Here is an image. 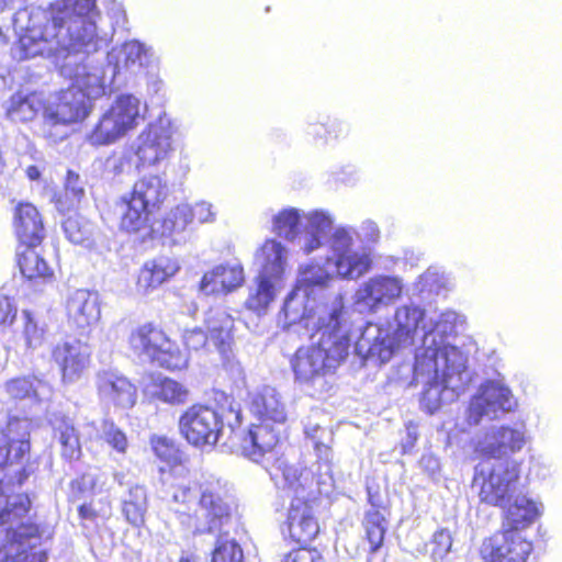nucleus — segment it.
<instances>
[{
    "mask_svg": "<svg viewBox=\"0 0 562 562\" xmlns=\"http://www.w3.org/2000/svg\"><path fill=\"white\" fill-rule=\"evenodd\" d=\"M5 391L11 398L24 400L41 403L52 395V387L45 381L36 376H23L7 382Z\"/></svg>",
    "mask_w": 562,
    "mask_h": 562,
    "instance_id": "c9c22d12",
    "label": "nucleus"
},
{
    "mask_svg": "<svg viewBox=\"0 0 562 562\" xmlns=\"http://www.w3.org/2000/svg\"><path fill=\"white\" fill-rule=\"evenodd\" d=\"M288 530L291 539L301 544L311 542L319 532L318 521L306 498L292 499L288 514Z\"/></svg>",
    "mask_w": 562,
    "mask_h": 562,
    "instance_id": "bb28decb",
    "label": "nucleus"
},
{
    "mask_svg": "<svg viewBox=\"0 0 562 562\" xmlns=\"http://www.w3.org/2000/svg\"><path fill=\"white\" fill-rule=\"evenodd\" d=\"M519 479V465L515 460L484 459L474 468L473 487H479L483 503L506 507Z\"/></svg>",
    "mask_w": 562,
    "mask_h": 562,
    "instance_id": "ddd939ff",
    "label": "nucleus"
},
{
    "mask_svg": "<svg viewBox=\"0 0 562 562\" xmlns=\"http://www.w3.org/2000/svg\"><path fill=\"white\" fill-rule=\"evenodd\" d=\"M322 456L323 458L317 456L318 461L316 463V469L308 471L311 472L312 485L315 482L317 485V492L319 494L328 495L335 486L330 448H325Z\"/></svg>",
    "mask_w": 562,
    "mask_h": 562,
    "instance_id": "49530a36",
    "label": "nucleus"
},
{
    "mask_svg": "<svg viewBox=\"0 0 562 562\" xmlns=\"http://www.w3.org/2000/svg\"><path fill=\"white\" fill-rule=\"evenodd\" d=\"M66 314L69 323L77 329H90L101 318L99 294L87 289L70 292L66 300Z\"/></svg>",
    "mask_w": 562,
    "mask_h": 562,
    "instance_id": "b1692460",
    "label": "nucleus"
},
{
    "mask_svg": "<svg viewBox=\"0 0 562 562\" xmlns=\"http://www.w3.org/2000/svg\"><path fill=\"white\" fill-rule=\"evenodd\" d=\"M325 130H326V135H327L328 139L329 138L337 139L341 135L347 134V132H348L347 125L344 122H340L338 120L328 122L325 125Z\"/></svg>",
    "mask_w": 562,
    "mask_h": 562,
    "instance_id": "0e129e2a",
    "label": "nucleus"
},
{
    "mask_svg": "<svg viewBox=\"0 0 562 562\" xmlns=\"http://www.w3.org/2000/svg\"><path fill=\"white\" fill-rule=\"evenodd\" d=\"M362 525L370 543V552L374 553L383 546L389 522L380 510L370 509L366 513Z\"/></svg>",
    "mask_w": 562,
    "mask_h": 562,
    "instance_id": "37998d69",
    "label": "nucleus"
},
{
    "mask_svg": "<svg viewBox=\"0 0 562 562\" xmlns=\"http://www.w3.org/2000/svg\"><path fill=\"white\" fill-rule=\"evenodd\" d=\"M507 505L504 529L520 532L530 527L541 515L542 505L526 495L515 496L513 503Z\"/></svg>",
    "mask_w": 562,
    "mask_h": 562,
    "instance_id": "f704fd0d",
    "label": "nucleus"
},
{
    "mask_svg": "<svg viewBox=\"0 0 562 562\" xmlns=\"http://www.w3.org/2000/svg\"><path fill=\"white\" fill-rule=\"evenodd\" d=\"M244 553L240 546L226 536H220L212 555V562H243Z\"/></svg>",
    "mask_w": 562,
    "mask_h": 562,
    "instance_id": "8fccbe9b",
    "label": "nucleus"
},
{
    "mask_svg": "<svg viewBox=\"0 0 562 562\" xmlns=\"http://www.w3.org/2000/svg\"><path fill=\"white\" fill-rule=\"evenodd\" d=\"M95 383L99 396L103 402L123 408L132 407L136 402L135 386L126 378L115 372H99Z\"/></svg>",
    "mask_w": 562,
    "mask_h": 562,
    "instance_id": "c85d7f7f",
    "label": "nucleus"
},
{
    "mask_svg": "<svg viewBox=\"0 0 562 562\" xmlns=\"http://www.w3.org/2000/svg\"><path fill=\"white\" fill-rule=\"evenodd\" d=\"M333 224V216L323 210L304 213L295 207H286L272 217V231L279 237L296 243L305 255L324 245Z\"/></svg>",
    "mask_w": 562,
    "mask_h": 562,
    "instance_id": "9b49d317",
    "label": "nucleus"
},
{
    "mask_svg": "<svg viewBox=\"0 0 562 562\" xmlns=\"http://www.w3.org/2000/svg\"><path fill=\"white\" fill-rule=\"evenodd\" d=\"M100 437L116 453H126L128 448L127 436L113 420L103 419L100 426Z\"/></svg>",
    "mask_w": 562,
    "mask_h": 562,
    "instance_id": "09e8293b",
    "label": "nucleus"
},
{
    "mask_svg": "<svg viewBox=\"0 0 562 562\" xmlns=\"http://www.w3.org/2000/svg\"><path fill=\"white\" fill-rule=\"evenodd\" d=\"M115 21H114V25L115 26H124L125 22H126V15H125V12L122 10V9H117L115 11Z\"/></svg>",
    "mask_w": 562,
    "mask_h": 562,
    "instance_id": "774afa93",
    "label": "nucleus"
},
{
    "mask_svg": "<svg viewBox=\"0 0 562 562\" xmlns=\"http://www.w3.org/2000/svg\"><path fill=\"white\" fill-rule=\"evenodd\" d=\"M44 100L42 94L37 92L23 93L18 92L13 94L7 108V115L10 120L15 122H30L34 120L37 114L44 112Z\"/></svg>",
    "mask_w": 562,
    "mask_h": 562,
    "instance_id": "58836bf2",
    "label": "nucleus"
},
{
    "mask_svg": "<svg viewBox=\"0 0 562 562\" xmlns=\"http://www.w3.org/2000/svg\"><path fill=\"white\" fill-rule=\"evenodd\" d=\"M179 269L178 261L169 257H158L145 262L138 274L137 291L143 294L151 292L173 277Z\"/></svg>",
    "mask_w": 562,
    "mask_h": 562,
    "instance_id": "72a5a7b5",
    "label": "nucleus"
},
{
    "mask_svg": "<svg viewBox=\"0 0 562 562\" xmlns=\"http://www.w3.org/2000/svg\"><path fill=\"white\" fill-rule=\"evenodd\" d=\"M367 243H376L380 237V229L373 221H364L360 226V233Z\"/></svg>",
    "mask_w": 562,
    "mask_h": 562,
    "instance_id": "e2e57ef3",
    "label": "nucleus"
},
{
    "mask_svg": "<svg viewBox=\"0 0 562 562\" xmlns=\"http://www.w3.org/2000/svg\"><path fill=\"white\" fill-rule=\"evenodd\" d=\"M282 562H325L315 549L301 548L286 554Z\"/></svg>",
    "mask_w": 562,
    "mask_h": 562,
    "instance_id": "bf43d9fd",
    "label": "nucleus"
},
{
    "mask_svg": "<svg viewBox=\"0 0 562 562\" xmlns=\"http://www.w3.org/2000/svg\"><path fill=\"white\" fill-rule=\"evenodd\" d=\"M276 448L273 453L265 459L261 464L270 474L271 480L282 488H289L294 492V497L307 498L313 494L311 472L306 469H300L290 465L282 460L277 459L276 463L270 467V461L276 459Z\"/></svg>",
    "mask_w": 562,
    "mask_h": 562,
    "instance_id": "5701e85b",
    "label": "nucleus"
},
{
    "mask_svg": "<svg viewBox=\"0 0 562 562\" xmlns=\"http://www.w3.org/2000/svg\"><path fill=\"white\" fill-rule=\"evenodd\" d=\"M307 133L310 135H314L315 137H318L321 139H324L325 142L328 140V137L326 135L325 124H310L307 127Z\"/></svg>",
    "mask_w": 562,
    "mask_h": 562,
    "instance_id": "69168bd1",
    "label": "nucleus"
},
{
    "mask_svg": "<svg viewBox=\"0 0 562 562\" xmlns=\"http://www.w3.org/2000/svg\"><path fill=\"white\" fill-rule=\"evenodd\" d=\"M140 120L139 99L133 94H120L102 113L87 139L93 146L112 145L136 128Z\"/></svg>",
    "mask_w": 562,
    "mask_h": 562,
    "instance_id": "4468645a",
    "label": "nucleus"
},
{
    "mask_svg": "<svg viewBox=\"0 0 562 562\" xmlns=\"http://www.w3.org/2000/svg\"><path fill=\"white\" fill-rule=\"evenodd\" d=\"M22 318L24 322L23 337L26 347L32 349L38 348L44 342V326L38 324L30 311H23Z\"/></svg>",
    "mask_w": 562,
    "mask_h": 562,
    "instance_id": "603ef678",
    "label": "nucleus"
},
{
    "mask_svg": "<svg viewBox=\"0 0 562 562\" xmlns=\"http://www.w3.org/2000/svg\"><path fill=\"white\" fill-rule=\"evenodd\" d=\"M146 393L156 400L171 405L184 404L189 397V390L180 382L162 376H153L146 385Z\"/></svg>",
    "mask_w": 562,
    "mask_h": 562,
    "instance_id": "4c0bfd02",
    "label": "nucleus"
},
{
    "mask_svg": "<svg viewBox=\"0 0 562 562\" xmlns=\"http://www.w3.org/2000/svg\"><path fill=\"white\" fill-rule=\"evenodd\" d=\"M192 222L191 205L182 203L170 210L160 224V235L171 237L173 243L181 240V235Z\"/></svg>",
    "mask_w": 562,
    "mask_h": 562,
    "instance_id": "a19ab883",
    "label": "nucleus"
},
{
    "mask_svg": "<svg viewBox=\"0 0 562 562\" xmlns=\"http://www.w3.org/2000/svg\"><path fill=\"white\" fill-rule=\"evenodd\" d=\"M192 220L195 217L199 223H213L216 218V213L213 210V205L206 201H200L191 206Z\"/></svg>",
    "mask_w": 562,
    "mask_h": 562,
    "instance_id": "052dcab7",
    "label": "nucleus"
},
{
    "mask_svg": "<svg viewBox=\"0 0 562 562\" xmlns=\"http://www.w3.org/2000/svg\"><path fill=\"white\" fill-rule=\"evenodd\" d=\"M78 430L69 417H56L53 422L54 436L60 445L63 458L78 460L81 456V438H92L97 431L93 423H86Z\"/></svg>",
    "mask_w": 562,
    "mask_h": 562,
    "instance_id": "cd10ccee",
    "label": "nucleus"
},
{
    "mask_svg": "<svg viewBox=\"0 0 562 562\" xmlns=\"http://www.w3.org/2000/svg\"><path fill=\"white\" fill-rule=\"evenodd\" d=\"M151 447L155 454L166 462H172L177 459V450L166 437H153Z\"/></svg>",
    "mask_w": 562,
    "mask_h": 562,
    "instance_id": "13d9d810",
    "label": "nucleus"
},
{
    "mask_svg": "<svg viewBox=\"0 0 562 562\" xmlns=\"http://www.w3.org/2000/svg\"><path fill=\"white\" fill-rule=\"evenodd\" d=\"M16 316V307L13 302L4 295H0V325L11 324Z\"/></svg>",
    "mask_w": 562,
    "mask_h": 562,
    "instance_id": "680f3d73",
    "label": "nucleus"
},
{
    "mask_svg": "<svg viewBox=\"0 0 562 562\" xmlns=\"http://www.w3.org/2000/svg\"><path fill=\"white\" fill-rule=\"evenodd\" d=\"M65 193L67 199L69 200V206H76L81 198L85 195L83 181L80 179L79 175L74 171H68L66 183H65Z\"/></svg>",
    "mask_w": 562,
    "mask_h": 562,
    "instance_id": "4d7b16f0",
    "label": "nucleus"
},
{
    "mask_svg": "<svg viewBox=\"0 0 562 562\" xmlns=\"http://www.w3.org/2000/svg\"><path fill=\"white\" fill-rule=\"evenodd\" d=\"M32 422L26 417L10 416L0 426V562H45L46 551L41 549L54 535L46 521H21L31 502L18 492L32 473L26 463L30 456Z\"/></svg>",
    "mask_w": 562,
    "mask_h": 562,
    "instance_id": "f257e3e1",
    "label": "nucleus"
},
{
    "mask_svg": "<svg viewBox=\"0 0 562 562\" xmlns=\"http://www.w3.org/2000/svg\"><path fill=\"white\" fill-rule=\"evenodd\" d=\"M458 318V314L453 311L428 316L426 311L416 304H403L395 308L392 319L386 325L403 348L414 344L415 335L420 329L424 334L418 348H424L425 339L430 336L436 347L448 349V347H454L448 338L454 333Z\"/></svg>",
    "mask_w": 562,
    "mask_h": 562,
    "instance_id": "1a4fd4ad",
    "label": "nucleus"
},
{
    "mask_svg": "<svg viewBox=\"0 0 562 562\" xmlns=\"http://www.w3.org/2000/svg\"><path fill=\"white\" fill-rule=\"evenodd\" d=\"M128 345L138 358L150 362L156 353L168 345V336L159 326L147 322L132 329Z\"/></svg>",
    "mask_w": 562,
    "mask_h": 562,
    "instance_id": "7c9ffc66",
    "label": "nucleus"
},
{
    "mask_svg": "<svg viewBox=\"0 0 562 562\" xmlns=\"http://www.w3.org/2000/svg\"><path fill=\"white\" fill-rule=\"evenodd\" d=\"M436 346L428 336L424 348L415 351L413 380L424 386L420 404L429 414L456 401L471 381L467 356L456 346L448 349Z\"/></svg>",
    "mask_w": 562,
    "mask_h": 562,
    "instance_id": "20e7f679",
    "label": "nucleus"
},
{
    "mask_svg": "<svg viewBox=\"0 0 562 562\" xmlns=\"http://www.w3.org/2000/svg\"><path fill=\"white\" fill-rule=\"evenodd\" d=\"M14 228L20 241L27 247L37 246L45 236L41 214L31 203H20L15 207Z\"/></svg>",
    "mask_w": 562,
    "mask_h": 562,
    "instance_id": "473e14b6",
    "label": "nucleus"
},
{
    "mask_svg": "<svg viewBox=\"0 0 562 562\" xmlns=\"http://www.w3.org/2000/svg\"><path fill=\"white\" fill-rule=\"evenodd\" d=\"M404 282L397 276L375 274L361 282L353 294V304L360 313L375 314L401 299Z\"/></svg>",
    "mask_w": 562,
    "mask_h": 562,
    "instance_id": "6ab92c4d",
    "label": "nucleus"
},
{
    "mask_svg": "<svg viewBox=\"0 0 562 562\" xmlns=\"http://www.w3.org/2000/svg\"><path fill=\"white\" fill-rule=\"evenodd\" d=\"M532 543L512 529H504L483 540L480 554L485 562H527Z\"/></svg>",
    "mask_w": 562,
    "mask_h": 562,
    "instance_id": "4be33fe9",
    "label": "nucleus"
},
{
    "mask_svg": "<svg viewBox=\"0 0 562 562\" xmlns=\"http://www.w3.org/2000/svg\"><path fill=\"white\" fill-rule=\"evenodd\" d=\"M249 412L258 418L240 435L238 452L252 462H262L273 453L280 438L279 425L286 420L284 403L279 392L269 385L249 394Z\"/></svg>",
    "mask_w": 562,
    "mask_h": 562,
    "instance_id": "0eeeda50",
    "label": "nucleus"
},
{
    "mask_svg": "<svg viewBox=\"0 0 562 562\" xmlns=\"http://www.w3.org/2000/svg\"><path fill=\"white\" fill-rule=\"evenodd\" d=\"M501 426V438L503 440L505 459L510 454L519 452L526 445L525 427H510L507 425Z\"/></svg>",
    "mask_w": 562,
    "mask_h": 562,
    "instance_id": "3c124183",
    "label": "nucleus"
},
{
    "mask_svg": "<svg viewBox=\"0 0 562 562\" xmlns=\"http://www.w3.org/2000/svg\"><path fill=\"white\" fill-rule=\"evenodd\" d=\"M52 59L59 74L71 81L61 90L57 101L44 110V133L54 142L64 139L67 126L88 116L93 101L106 93L104 72L101 66L85 63V56L76 54H38Z\"/></svg>",
    "mask_w": 562,
    "mask_h": 562,
    "instance_id": "7ed1b4c3",
    "label": "nucleus"
},
{
    "mask_svg": "<svg viewBox=\"0 0 562 562\" xmlns=\"http://www.w3.org/2000/svg\"><path fill=\"white\" fill-rule=\"evenodd\" d=\"M245 281L240 263H226L214 267L204 273L200 282V291L205 295L227 294L241 286Z\"/></svg>",
    "mask_w": 562,
    "mask_h": 562,
    "instance_id": "c756f323",
    "label": "nucleus"
},
{
    "mask_svg": "<svg viewBox=\"0 0 562 562\" xmlns=\"http://www.w3.org/2000/svg\"><path fill=\"white\" fill-rule=\"evenodd\" d=\"M355 234L351 226H337L325 238L330 251L327 265L334 269L337 278L357 280L371 268L370 252L364 247H356Z\"/></svg>",
    "mask_w": 562,
    "mask_h": 562,
    "instance_id": "dca6fc26",
    "label": "nucleus"
},
{
    "mask_svg": "<svg viewBox=\"0 0 562 562\" xmlns=\"http://www.w3.org/2000/svg\"><path fill=\"white\" fill-rule=\"evenodd\" d=\"M172 135L171 122L166 117H159L144 128L132 144L136 168L154 167L167 160L173 151Z\"/></svg>",
    "mask_w": 562,
    "mask_h": 562,
    "instance_id": "a211bd4d",
    "label": "nucleus"
},
{
    "mask_svg": "<svg viewBox=\"0 0 562 562\" xmlns=\"http://www.w3.org/2000/svg\"><path fill=\"white\" fill-rule=\"evenodd\" d=\"M147 512V494L143 486L133 485L122 502V513L133 526H140Z\"/></svg>",
    "mask_w": 562,
    "mask_h": 562,
    "instance_id": "79ce46f5",
    "label": "nucleus"
},
{
    "mask_svg": "<svg viewBox=\"0 0 562 562\" xmlns=\"http://www.w3.org/2000/svg\"><path fill=\"white\" fill-rule=\"evenodd\" d=\"M445 283L446 280L443 274L436 268H429L419 277L416 286L420 293L431 295L439 294L445 288Z\"/></svg>",
    "mask_w": 562,
    "mask_h": 562,
    "instance_id": "5fc2aeb1",
    "label": "nucleus"
},
{
    "mask_svg": "<svg viewBox=\"0 0 562 562\" xmlns=\"http://www.w3.org/2000/svg\"><path fill=\"white\" fill-rule=\"evenodd\" d=\"M474 451L491 460H505L501 426L492 425L472 438Z\"/></svg>",
    "mask_w": 562,
    "mask_h": 562,
    "instance_id": "ea45409f",
    "label": "nucleus"
},
{
    "mask_svg": "<svg viewBox=\"0 0 562 562\" xmlns=\"http://www.w3.org/2000/svg\"><path fill=\"white\" fill-rule=\"evenodd\" d=\"M170 193L167 180L159 175H145L133 186L130 194L122 196L121 228L128 233H138L154 227L153 218L161 209Z\"/></svg>",
    "mask_w": 562,
    "mask_h": 562,
    "instance_id": "9d476101",
    "label": "nucleus"
},
{
    "mask_svg": "<svg viewBox=\"0 0 562 562\" xmlns=\"http://www.w3.org/2000/svg\"><path fill=\"white\" fill-rule=\"evenodd\" d=\"M337 276L334 269L327 265V259L324 263L307 262L301 265L297 270L296 286L311 295L317 297L322 302H330L335 294L329 291L336 281Z\"/></svg>",
    "mask_w": 562,
    "mask_h": 562,
    "instance_id": "a878e982",
    "label": "nucleus"
},
{
    "mask_svg": "<svg viewBox=\"0 0 562 562\" xmlns=\"http://www.w3.org/2000/svg\"><path fill=\"white\" fill-rule=\"evenodd\" d=\"M279 323L285 329L299 326L306 335L350 326L340 293H335L330 302H322L296 285L285 297Z\"/></svg>",
    "mask_w": 562,
    "mask_h": 562,
    "instance_id": "6e6552de",
    "label": "nucleus"
},
{
    "mask_svg": "<svg viewBox=\"0 0 562 562\" xmlns=\"http://www.w3.org/2000/svg\"><path fill=\"white\" fill-rule=\"evenodd\" d=\"M104 48H98L92 52H82L85 63H90L102 67L105 79V88L108 89L122 76L137 75L148 66L153 57L150 48L146 47L138 41H128L119 47H113L110 52Z\"/></svg>",
    "mask_w": 562,
    "mask_h": 562,
    "instance_id": "2eb2a0df",
    "label": "nucleus"
},
{
    "mask_svg": "<svg viewBox=\"0 0 562 562\" xmlns=\"http://www.w3.org/2000/svg\"><path fill=\"white\" fill-rule=\"evenodd\" d=\"M308 336L311 345L296 350L291 367L297 382L323 389L325 376L333 374L349 353L350 326L327 327Z\"/></svg>",
    "mask_w": 562,
    "mask_h": 562,
    "instance_id": "423d86ee",
    "label": "nucleus"
},
{
    "mask_svg": "<svg viewBox=\"0 0 562 562\" xmlns=\"http://www.w3.org/2000/svg\"><path fill=\"white\" fill-rule=\"evenodd\" d=\"M304 432L314 445V449L321 458L325 448L328 447V442L331 441V431L325 427H322L318 423H313L311 419L304 426Z\"/></svg>",
    "mask_w": 562,
    "mask_h": 562,
    "instance_id": "864d4df0",
    "label": "nucleus"
},
{
    "mask_svg": "<svg viewBox=\"0 0 562 562\" xmlns=\"http://www.w3.org/2000/svg\"><path fill=\"white\" fill-rule=\"evenodd\" d=\"M164 369L176 371L188 367L189 357L182 352L179 347L168 338V345H165L150 361Z\"/></svg>",
    "mask_w": 562,
    "mask_h": 562,
    "instance_id": "de8ad7c7",
    "label": "nucleus"
},
{
    "mask_svg": "<svg viewBox=\"0 0 562 562\" xmlns=\"http://www.w3.org/2000/svg\"><path fill=\"white\" fill-rule=\"evenodd\" d=\"M32 248L33 247H29V249L25 250L19 259L21 273L30 280L37 278L44 280L50 279L53 277V270Z\"/></svg>",
    "mask_w": 562,
    "mask_h": 562,
    "instance_id": "a18cd8bd",
    "label": "nucleus"
},
{
    "mask_svg": "<svg viewBox=\"0 0 562 562\" xmlns=\"http://www.w3.org/2000/svg\"><path fill=\"white\" fill-rule=\"evenodd\" d=\"M516 407L517 400L509 386L502 379H487L471 396L465 420L470 426H477L483 419H498Z\"/></svg>",
    "mask_w": 562,
    "mask_h": 562,
    "instance_id": "f3484780",
    "label": "nucleus"
},
{
    "mask_svg": "<svg viewBox=\"0 0 562 562\" xmlns=\"http://www.w3.org/2000/svg\"><path fill=\"white\" fill-rule=\"evenodd\" d=\"M95 0H56L47 8L25 7L13 15L19 59L38 54H76L104 48L112 40L97 25Z\"/></svg>",
    "mask_w": 562,
    "mask_h": 562,
    "instance_id": "f03ea898",
    "label": "nucleus"
},
{
    "mask_svg": "<svg viewBox=\"0 0 562 562\" xmlns=\"http://www.w3.org/2000/svg\"><path fill=\"white\" fill-rule=\"evenodd\" d=\"M172 498L179 505L175 508L179 522L194 536L221 532L231 519L232 505L220 480L180 485Z\"/></svg>",
    "mask_w": 562,
    "mask_h": 562,
    "instance_id": "39448f33",
    "label": "nucleus"
},
{
    "mask_svg": "<svg viewBox=\"0 0 562 562\" xmlns=\"http://www.w3.org/2000/svg\"><path fill=\"white\" fill-rule=\"evenodd\" d=\"M404 349L396 341L390 328L380 324L368 323L355 344V350L366 362L383 364L398 350Z\"/></svg>",
    "mask_w": 562,
    "mask_h": 562,
    "instance_id": "aec40b11",
    "label": "nucleus"
},
{
    "mask_svg": "<svg viewBox=\"0 0 562 562\" xmlns=\"http://www.w3.org/2000/svg\"><path fill=\"white\" fill-rule=\"evenodd\" d=\"M431 546V557L435 561L442 560L451 550L452 538L448 530L441 529L434 533Z\"/></svg>",
    "mask_w": 562,
    "mask_h": 562,
    "instance_id": "6e6d98bb",
    "label": "nucleus"
},
{
    "mask_svg": "<svg viewBox=\"0 0 562 562\" xmlns=\"http://www.w3.org/2000/svg\"><path fill=\"white\" fill-rule=\"evenodd\" d=\"M288 249L277 239H267L256 252L259 266L258 276L277 282H282L288 266Z\"/></svg>",
    "mask_w": 562,
    "mask_h": 562,
    "instance_id": "2f4dec72",
    "label": "nucleus"
},
{
    "mask_svg": "<svg viewBox=\"0 0 562 562\" xmlns=\"http://www.w3.org/2000/svg\"><path fill=\"white\" fill-rule=\"evenodd\" d=\"M209 335L201 328L186 329L182 335L183 344L189 349L200 350L207 340L214 344L221 355L226 356L233 340V318L224 311H211L205 319Z\"/></svg>",
    "mask_w": 562,
    "mask_h": 562,
    "instance_id": "412c9836",
    "label": "nucleus"
},
{
    "mask_svg": "<svg viewBox=\"0 0 562 562\" xmlns=\"http://www.w3.org/2000/svg\"><path fill=\"white\" fill-rule=\"evenodd\" d=\"M91 348L79 339L65 340L53 350V358L67 382L78 380L90 364Z\"/></svg>",
    "mask_w": 562,
    "mask_h": 562,
    "instance_id": "393cba45",
    "label": "nucleus"
},
{
    "mask_svg": "<svg viewBox=\"0 0 562 562\" xmlns=\"http://www.w3.org/2000/svg\"><path fill=\"white\" fill-rule=\"evenodd\" d=\"M79 516L83 520H94L97 518V513L89 504H83L79 507Z\"/></svg>",
    "mask_w": 562,
    "mask_h": 562,
    "instance_id": "338daca9",
    "label": "nucleus"
},
{
    "mask_svg": "<svg viewBox=\"0 0 562 562\" xmlns=\"http://www.w3.org/2000/svg\"><path fill=\"white\" fill-rule=\"evenodd\" d=\"M66 237L74 244L87 248L92 246L93 224L81 215H72L63 223Z\"/></svg>",
    "mask_w": 562,
    "mask_h": 562,
    "instance_id": "c03bdc74",
    "label": "nucleus"
},
{
    "mask_svg": "<svg viewBox=\"0 0 562 562\" xmlns=\"http://www.w3.org/2000/svg\"><path fill=\"white\" fill-rule=\"evenodd\" d=\"M254 285L249 288L245 307L258 316L267 314L277 297L280 282L257 276Z\"/></svg>",
    "mask_w": 562,
    "mask_h": 562,
    "instance_id": "e433bc0d",
    "label": "nucleus"
},
{
    "mask_svg": "<svg viewBox=\"0 0 562 562\" xmlns=\"http://www.w3.org/2000/svg\"><path fill=\"white\" fill-rule=\"evenodd\" d=\"M180 434L195 447L215 446L223 440V445L238 451L240 435L235 426H224L218 412L207 405L195 404L190 406L179 419Z\"/></svg>",
    "mask_w": 562,
    "mask_h": 562,
    "instance_id": "f8f14e48",
    "label": "nucleus"
}]
</instances>
